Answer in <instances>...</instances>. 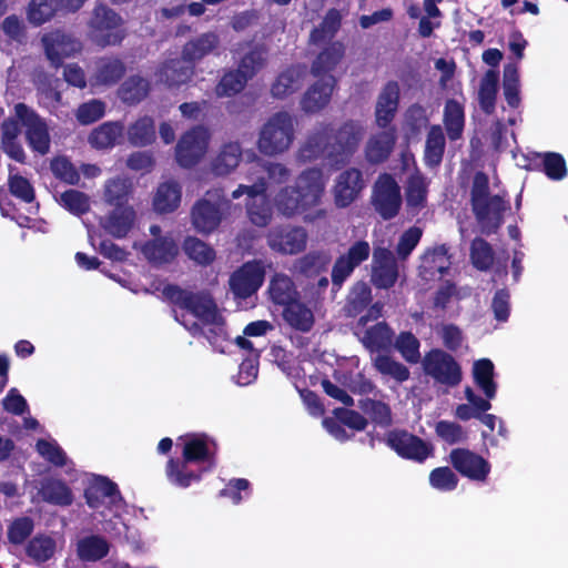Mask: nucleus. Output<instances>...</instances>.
Here are the masks:
<instances>
[{
    "instance_id": "c756f323",
    "label": "nucleus",
    "mask_w": 568,
    "mask_h": 568,
    "mask_svg": "<svg viewBox=\"0 0 568 568\" xmlns=\"http://www.w3.org/2000/svg\"><path fill=\"white\" fill-rule=\"evenodd\" d=\"M193 75V65L189 64L184 59H172L165 62L156 72L158 80L170 88L185 84Z\"/></svg>"
},
{
    "instance_id": "6e6d98bb",
    "label": "nucleus",
    "mask_w": 568,
    "mask_h": 568,
    "mask_svg": "<svg viewBox=\"0 0 568 568\" xmlns=\"http://www.w3.org/2000/svg\"><path fill=\"white\" fill-rule=\"evenodd\" d=\"M435 434L448 445L465 443L468 438V434L462 425L445 419L435 424Z\"/></svg>"
},
{
    "instance_id": "a19ab883",
    "label": "nucleus",
    "mask_w": 568,
    "mask_h": 568,
    "mask_svg": "<svg viewBox=\"0 0 568 568\" xmlns=\"http://www.w3.org/2000/svg\"><path fill=\"white\" fill-rule=\"evenodd\" d=\"M465 123L464 104L460 101L447 100L444 108V124L450 140L462 136Z\"/></svg>"
},
{
    "instance_id": "f03ea898",
    "label": "nucleus",
    "mask_w": 568,
    "mask_h": 568,
    "mask_svg": "<svg viewBox=\"0 0 568 568\" xmlns=\"http://www.w3.org/2000/svg\"><path fill=\"white\" fill-rule=\"evenodd\" d=\"M178 440V446H182V458H170L165 475L171 484L187 488L216 467L217 445L204 433L185 434Z\"/></svg>"
},
{
    "instance_id": "f257e3e1",
    "label": "nucleus",
    "mask_w": 568,
    "mask_h": 568,
    "mask_svg": "<svg viewBox=\"0 0 568 568\" xmlns=\"http://www.w3.org/2000/svg\"><path fill=\"white\" fill-rule=\"evenodd\" d=\"M364 126L356 121L339 125L320 124L307 135L297 151L301 162H311L325 156L335 163L347 161L364 136Z\"/></svg>"
},
{
    "instance_id": "c03bdc74",
    "label": "nucleus",
    "mask_w": 568,
    "mask_h": 568,
    "mask_svg": "<svg viewBox=\"0 0 568 568\" xmlns=\"http://www.w3.org/2000/svg\"><path fill=\"white\" fill-rule=\"evenodd\" d=\"M126 138L134 146H145L155 140L154 121L150 116H142L131 123L126 129Z\"/></svg>"
},
{
    "instance_id": "a878e982",
    "label": "nucleus",
    "mask_w": 568,
    "mask_h": 568,
    "mask_svg": "<svg viewBox=\"0 0 568 568\" xmlns=\"http://www.w3.org/2000/svg\"><path fill=\"white\" fill-rule=\"evenodd\" d=\"M364 182L362 172L357 169H348L342 172L335 181L334 197L335 203L339 207H346L356 200Z\"/></svg>"
},
{
    "instance_id": "a18cd8bd",
    "label": "nucleus",
    "mask_w": 568,
    "mask_h": 568,
    "mask_svg": "<svg viewBox=\"0 0 568 568\" xmlns=\"http://www.w3.org/2000/svg\"><path fill=\"white\" fill-rule=\"evenodd\" d=\"M445 150V136L439 125H433L427 134L425 144V162L429 166L440 163Z\"/></svg>"
},
{
    "instance_id": "052dcab7",
    "label": "nucleus",
    "mask_w": 568,
    "mask_h": 568,
    "mask_svg": "<svg viewBox=\"0 0 568 568\" xmlns=\"http://www.w3.org/2000/svg\"><path fill=\"white\" fill-rule=\"evenodd\" d=\"M183 250L191 260L199 264L205 265L215 258L214 250L196 237L185 239Z\"/></svg>"
},
{
    "instance_id": "a211bd4d",
    "label": "nucleus",
    "mask_w": 568,
    "mask_h": 568,
    "mask_svg": "<svg viewBox=\"0 0 568 568\" xmlns=\"http://www.w3.org/2000/svg\"><path fill=\"white\" fill-rule=\"evenodd\" d=\"M121 23L115 12L103 6L97 7L90 21L94 40L102 45L119 43L124 37Z\"/></svg>"
},
{
    "instance_id": "e433bc0d",
    "label": "nucleus",
    "mask_w": 568,
    "mask_h": 568,
    "mask_svg": "<svg viewBox=\"0 0 568 568\" xmlns=\"http://www.w3.org/2000/svg\"><path fill=\"white\" fill-rule=\"evenodd\" d=\"M396 141L393 128L369 138L366 144V158L369 162L378 163L388 158Z\"/></svg>"
},
{
    "instance_id": "c85d7f7f",
    "label": "nucleus",
    "mask_w": 568,
    "mask_h": 568,
    "mask_svg": "<svg viewBox=\"0 0 568 568\" xmlns=\"http://www.w3.org/2000/svg\"><path fill=\"white\" fill-rule=\"evenodd\" d=\"M38 494L44 503L59 507H69L74 500L69 485L64 480L54 477L42 479Z\"/></svg>"
},
{
    "instance_id": "ddd939ff",
    "label": "nucleus",
    "mask_w": 568,
    "mask_h": 568,
    "mask_svg": "<svg viewBox=\"0 0 568 568\" xmlns=\"http://www.w3.org/2000/svg\"><path fill=\"white\" fill-rule=\"evenodd\" d=\"M150 233L153 236L151 241L144 244H134L144 257L155 264H164L173 261L179 253L176 236L173 232L163 233L161 227L152 225Z\"/></svg>"
},
{
    "instance_id": "f704fd0d",
    "label": "nucleus",
    "mask_w": 568,
    "mask_h": 568,
    "mask_svg": "<svg viewBox=\"0 0 568 568\" xmlns=\"http://www.w3.org/2000/svg\"><path fill=\"white\" fill-rule=\"evenodd\" d=\"M135 220V212L131 206L115 209L102 220V227L112 236L124 237L131 230Z\"/></svg>"
},
{
    "instance_id": "bb28decb",
    "label": "nucleus",
    "mask_w": 568,
    "mask_h": 568,
    "mask_svg": "<svg viewBox=\"0 0 568 568\" xmlns=\"http://www.w3.org/2000/svg\"><path fill=\"white\" fill-rule=\"evenodd\" d=\"M448 247L444 244L428 248L420 257V275L425 280L442 277L450 267Z\"/></svg>"
},
{
    "instance_id": "f3484780",
    "label": "nucleus",
    "mask_w": 568,
    "mask_h": 568,
    "mask_svg": "<svg viewBox=\"0 0 568 568\" xmlns=\"http://www.w3.org/2000/svg\"><path fill=\"white\" fill-rule=\"evenodd\" d=\"M264 276L265 270L262 262H247L231 275L230 288L236 300L250 298L262 286Z\"/></svg>"
},
{
    "instance_id": "393cba45",
    "label": "nucleus",
    "mask_w": 568,
    "mask_h": 568,
    "mask_svg": "<svg viewBox=\"0 0 568 568\" xmlns=\"http://www.w3.org/2000/svg\"><path fill=\"white\" fill-rule=\"evenodd\" d=\"M400 89L395 81L387 82L379 91L375 104V120L379 128H386L395 118L399 104Z\"/></svg>"
},
{
    "instance_id": "4d7b16f0",
    "label": "nucleus",
    "mask_w": 568,
    "mask_h": 568,
    "mask_svg": "<svg viewBox=\"0 0 568 568\" xmlns=\"http://www.w3.org/2000/svg\"><path fill=\"white\" fill-rule=\"evenodd\" d=\"M419 347L420 343L418 338L410 332H402L395 341V348L399 352L402 357L410 364L419 362Z\"/></svg>"
},
{
    "instance_id": "2f4dec72",
    "label": "nucleus",
    "mask_w": 568,
    "mask_h": 568,
    "mask_svg": "<svg viewBox=\"0 0 568 568\" xmlns=\"http://www.w3.org/2000/svg\"><path fill=\"white\" fill-rule=\"evenodd\" d=\"M242 149L237 142L223 144L211 161V171L217 176H225L240 164Z\"/></svg>"
},
{
    "instance_id": "473e14b6",
    "label": "nucleus",
    "mask_w": 568,
    "mask_h": 568,
    "mask_svg": "<svg viewBox=\"0 0 568 568\" xmlns=\"http://www.w3.org/2000/svg\"><path fill=\"white\" fill-rule=\"evenodd\" d=\"M220 44V38L214 32L202 33L185 43L182 57L187 62H197L212 53Z\"/></svg>"
},
{
    "instance_id": "7ed1b4c3",
    "label": "nucleus",
    "mask_w": 568,
    "mask_h": 568,
    "mask_svg": "<svg viewBox=\"0 0 568 568\" xmlns=\"http://www.w3.org/2000/svg\"><path fill=\"white\" fill-rule=\"evenodd\" d=\"M326 182L321 169H306L297 175L294 186H285L276 193L274 205L286 216L303 213L321 202Z\"/></svg>"
},
{
    "instance_id": "9b49d317",
    "label": "nucleus",
    "mask_w": 568,
    "mask_h": 568,
    "mask_svg": "<svg viewBox=\"0 0 568 568\" xmlns=\"http://www.w3.org/2000/svg\"><path fill=\"white\" fill-rule=\"evenodd\" d=\"M163 296L173 304L189 311L190 315L203 320H216L221 317L216 304L207 294H192L175 285H166L162 291Z\"/></svg>"
},
{
    "instance_id": "37998d69",
    "label": "nucleus",
    "mask_w": 568,
    "mask_h": 568,
    "mask_svg": "<svg viewBox=\"0 0 568 568\" xmlns=\"http://www.w3.org/2000/svg\"><path fill=\"white\" fill-rule=\"evenodd\" d=\"M498 82L499 72L495 69L488 70L480 80L478 100L480 108L486 113H491L495 109Z\"/></svg>"
},
{
    "instance_id": "603ef678",
    "label": "nucleus",
    "mask_w": 568,
    "mask_h": 568,
    "mask_svg": "<svg viewBox=\"0 0 568 568\" xmlns=\"http://www.w3.org/2000/svg\"><path fill=\"white\" fill-rule=\"evenodd\" d=\"M374 367L383 375L393 377L396 382H406L409 376V369L404 364L393 359L388 355H377L374 358Z\"/></svg>"
},
{
    "instance_id": "4c0bfd02",
    "label": "nucleus",
    "mask_w": 568,
    "mask_h": 568,
    "mask_svg": "<svg viewBox=\"0 0 568 568\" xmlns=\"http://www.w3.org/2000/svg\"><path fill=\"white\" fill-rule=\"evenodd\" d=\"M494 371V363L489 358H480L476 361L473 366L474 382L488 399L495 398L497 393Z\"/></svg>"
},
{
    "instance_id": "39448f33",
    "label": "nucleus",
    "mask_w": 568,
    "mask_h": 568,
    "mask_svg": "<svg viewBox=\"0 0 568 568\" xmlns=\"http://www.w3.org/2000/svg\"><path fill=\"white\" fill-rule=\"evenodd\" d=\"M473 211L481 232L491 234L503 223L504 213L509 205L499 195L488 194V179L483 173H477L471 189Z\"/></svg>"
},
{
    "instance_id": "3c124183",
    "label": "nucleus",
    "mask_w": 568,
    "mask_h": 568,
    "mask_svg": "<svg viewBox=\"0 0 568 568\" xmlns=\"http://www.w3.org/2000/svg\"><path fill=\"white\" fill-rule=\"evenodd\" d=\"M358 407L367 415L371 419L382 426L387 427L392 424V410L388 404L372 398L361 399Z\"/></svg>"
},
{
    "instance_id": "4468645a",
    "label": "nucleus",
    "mask_w": 568,
    "mask_h": 568,
    "mask_svg": "<svg viewBox=\"0 0 568 568\" xmlns=\"http://www.w3.org/2000/svg\"><path fill=\"white\" fill-rule=\"evenodd\" d=\"M448 460L454 470L473 481L485 483L491 470L486 458L468 448H453Z\"/></svg>"
},
{
    "instance_id": "680f3d73",
    "label": "nucleus",
    "mask_w": 568,
    "mask_h": 568,
    "mask_svg": "<svg viewBox=\"0 0 568 568\" xmlns=\"http://www.w3.org/2000/svg\"><path fill=\"white\" fill-rule=\"evenodd\" d=\"M149 82L141 77L129 78L120 89V97L124 102L136 103L146 97Z\"/></svg>"
},
{
    "instance_id": "49530a36",
    "label": "nucleus",
    "mask_w": 568,
    "mask_h": 568,
    "mask_svg": "<svg viewBox=\"0 0 568 568\" xmlns=\"http://www.w3.org/2000/svg\"><path fill=\"white\" fill-rule=\"evenodd\" d=\"M344 55V47L339 42L332 43L318 54L312 65L314 75L326 74L332 71Z\"/></svg>"
},
{
    "instance_id": "0e129e2a",
    "label": "nucleus",
    "mask_w": 568,
    "mask_h": 568,
    "mask_svg": "<svg viewBox=\"0 0 568 568\" xmlns=\"http://www.w3.org/2000/svg\"><path fill=\"white\" fill-rule=\"evenodd\" d=\"M459 479L455 471L448 466L434 468L429 473V484L439 491H452L458 486Z\"/></svg>"
},
{
    "instance_id": "7c9ffc66",
    "label": "nucleus",
    "mask_w": 568,
    "mask_h": 568,
    "mask_svg": "<svg viewBox=\"0 0 568 568\" xmlns=\"http://www.w3.org/2000/svg\"><path fill=\"white\" fill-rule=\"evenodd\" d=\"M182 187L173 180H168L159 184L153 196V209L160 214L172 213L181 204Z\"/></svg>"
},
{
    "instance_id": "f8f14e48",
    "label": "nucleus",
    "mask_w": 568,
    "mask_h": 568,
    "mask_svg": "<svg viewBox=\"0 0 568 568\" xmlns=\"http://www.w3.org/2000/svg\"><path fill=\"white\" fill-rule=\"evenodd\" d=\"M14 115L26 129L29 146L41 155L50 151V134L47 123L23 103L14 106Z\"/></svg>"
},
{
    "instance_id": "423d86ee",
    "label": "nucleus",
    "mask_w": 568,
    "mask_h": 568,
    "mask_svg": "<svg viewBox=\"0 0 568 568\" xmlns=\"http://www.w3.org/2000/svg\"><path fill=\"white\" fill-rule=\"evenodd\" d=\"M271 300L283 306L284 320H314L322 314L317 304L306 305L297 297V292L291 277L283 273L275 274L268 284Z\"/></svg>"
},
{
    "instance_id": "aec40b11",
    "label": "nucleus",
    "mask_w": 568,
    "mask_h": 568,
    "mask_svg": "<svg viewBox=\"0 0 568 568\" xmlns=\"http://www.w3.org/2000/svg\"><path fill=\"white\" fill-rule=\"evenodd\" d=\"M398 278V264L395 255L385 247H375L372 258V283L378 288L394 286Z\"/></svg>"
},
{
    "instance_id": "5701e85b",
    "label": "nucleus",
    "mask_w": 568,
    "mask_h": 568,
    "mask_svg": "<svg viewBox=\"0 0 568 568\" xmlns=\"http://www.w3.org/2000/svg\"><path fill=\"white\" fill-rule=\"evenodd\" d=\"M193 337H204L212 347L225 353L232 344L225 324L226 322H180Z\"/></svg>"
},
{
    "instance_id": "09e8293b",
    "label": "nucleus",
    "mask_w": 568,
    "mask_h": 568,
    "mask_svg": "<svg viewBox=\"0 0 568 568\" xmlns=\"http://www.w3.org/2000/svg\"><path fill=\"white\" fill-rule=\"evenodd\" d=\"M58 9V0H31L27 8L28 21L41 26L49 21Z\"/></svg>"
},
{
    "instance_id": "cd10ccee",
    "label": "nucleus",
    "mask_w": 568,
    "mask_h": 568,
    "mask_svg": "<svg viewBox=\"0 0 568 568\" xmlns=\"http://www.w3.org/2000/svg\"><path fill=\"white\" fill-rule=\"evenodd\" d=\"M335 79L326 75L313 84L303 95L301 108L306 113H316L324 109L332 97Z\"/></svg>"
},
{
    "instance_id": "13d9d810",
    "label": "nucleus",
    "mask_w": 568,
    "mask_h": 568,
    "mask_svg": "<svg viewBox=\"0 0 568 568\" xmlns=\"http://www.w3.org/2000/svg\"><path fill=\"white\" fill-rule=\"evenodd\" d=\"M36 450L42 458L55 467H64L67 465V454L55 440L39 438L36 443Z\"/></svg>"
},
{
    "instance_id": "774afa93",
    "label": "nucleus",
    "mask_w": 568,
    "mask_h": 568,
    "mask_svg": "<svg viewBox=\"0 0 568 568\" xmlns=\"http://www.w3.org/2000/svg\"><path fill=\"white\" fill-rule=\"evenodd\" d=\"M248 80L239 71H231L223 75L215 92L219 97H232L241 92Z\"/></svg>"
},
{
    "instance_id": "1a4fd4ad",
    "label": "nucleus",
    "mask_w": 568,
    "mask_h": 568,
    "mask_svg": "<svg viewBox=\"0 0 568 568\" xmlns=\"http://www.w3.org/2000/svg\"><path fill=\"white\" fill-rule=\"evenodd\" d=\"M385 444L400 458L423 464L434 455L432 443L406 429H392L385 435Z\"/></svg>"
},
{
    "instance_id": "ea45409f",
    "label": "nucleus",
    "mask_w": 568,
    "mask_h": 568,
    "mask_svg": "<svg viewBox=\"0 0 568 568\" xmlns=\"http://www.w3.org/2000/svg\"><path fill=\"white\" fill-rule=\"evenodd\" d=\"M427 182L419 173L409 176L405 190L407 207L414 213H418L427 202Z\"/></svg>"
},
{
    "instance_id": "69168bd1",
    "label": "nucleus",
    "mask_w": 568,
    "mask_h": 568,
    "mask_svg": "<svg viewBox=\"0 0 568 568\" xmlns=\"http://www.w3.org/2000/svg\"><path fill=\"white\" fill-rule=\"evenodd\" d=\"M422 235L423 231L417 226H412L406 230L398 239L397 245L395 247V257L398 261L407 260V257L419 243Z\"/></svg>"
},
{
    "instance_id": "58836bf2",
    "label": "nucleus",
    "mask_w": 568,
    "mask_h": 568,
    "mask_svg": "<svg viewBox=\"0 0 568 568\" xmlns=\"http://www.w3.org/2000/svg\"><path fill=\"white\" fill-rule=\"evenodd\" d=\"M123 130V125L119 122H105L95 128L88 140L94 149H110L122 138Z\"/></svg>"
},
{
    "instance_id": "4be33fe9",
    "label": "nucleus",
    "mask_w": 568,
    "mask_h": 568,
    "mask_svg": "<svg viewBox=\"0 0 568 568\" xmlns=\"http://www.w3.org/2000/svg\"><path fill=\"white\" fill-rule=\"evenodd\" d=\"M368 322H357L354 334L371 353L387 351L393 344V329L387 322H376L375 325L366 327Z\"/></svg>"
},
{
    "instance_id": "8fccbe9b",
    "label": "nucleus",
    "mask_w": 568,
    "mask_h": 568,
    "mask_svg": "<svg viewBox=\"0 0 568 568\" xmlns=\"http://www.w3.org/2000/svg\"><path fill=\"white\" fill-rule=\"evenodd\" d=\"M58 203L74 215H82L89 212L91 206L90 196L78 190H68L59 195Z\"/></svg>"
},
{
    "instance_id": "338daca9",
    "label": "nucleus",
    "mask_w": 568,
    "mask_h": 568,
    "mask_svg": "<svg viewBox=\"0 0 568 568\" xmlns=\"http://www.w3.org/2000/svg\"><path fill=\"white\" fill-rule=\"evenodd\" d=\"M124 73V67L120 60L104 59L99 62L95 83L110 84L119 80Z\"/></svg>"
},
{
    "instance_id": "6e6552de",
    "label": "nucleus",
    "mask_w": 568,
    "mask_h": 568,
    "mask_svg": "<svg viewBox=\"0 0 568 568\" xmlns=\"http://www.w3.org/2000/svg\"><path fill=\"white\" fill-rule=\"evenodd\" d=\"M424 373L432 377L437 384L446 387H456L463 379V371L456 358L440 349L432 348L428 351L422 362Z\"/></svg>"
},
{
    "instance_id": "5fc2aeb1",
    "label": "nucleus",
    "mask_w": 568,
    "mask_h": 568,
    "mask_svg": "<svg viewBox=\"0 0 568 568\" xmlns=\"http://www.w3.org/2000/svg\"><path fill=\"white\" fill-rule=\"evenodd\" d=\"M55 552V541L50 536H36L27 546V555L38 562H45Z\"/></svg>"
},
{
    "instance_id": "e2e57ef3",
    "label": "nucleus",
    "mask_w": 568,
    "mask_h": 568,
    "mask_svg": "<svg viewBox=\"0 0 568 568\" xmlns=\"http://www.w3.org/2000/svg\"><path fill=\"white\" fill-rule=\"evenodd\" d=\"M266 62V51L263 48H254L240 61L237 70L247 79H252Z\"/></svg>"
},
{
    "instance_id": "72a5a7b5",
    "label": "nucleus",
    "mask_w": 568,
    "mask_h": 568,
    "mask_svg": "<svg viewBox=\"0 0 568 568\" xmlns=\"http://www.w3.org/2000/svg\"><path fill=\"white\" fill-rule=\"evenodd\" d=\"M121 498L118 485L105 476H98L89 487L84 489V498L89 507L98 508L104 498Z\"/></svg>"
},
{
    "instance_id": "864d4df0",
    "label": "nucleus",
    "mask_w": 568,
    "mask_h": 568,
    "mask_svg": "<svg viewBox=\"0 0 568 568\" xmlns=\"http://www.w3.org/2000/svg\"><path fill=\"white\" fill-rule=\"evenodd\" d=\"M132 183L129 179L113 178L104 184V201L111 205H120L131 193Z\"/></svg>"
},
{
    "instance_id": "dca6fc26",
    "label": "nucleus",
    "mask_w": 568,
    "mask_h": 568,
    "mask_svg": "<svg viewBox=\"0 0 568 568\" xmlns=\"http://www.w3.org/2000/svg\"><path fill=\"white\" fill-rule=\"evenodd\" d=\"M372 203L384 220L393 219L402 206L400 189L388 174L381 175L374 185Z\"/></svg>"
},
{
    "instance_id": "bf43d9fd",
    "label": "nucleus",
    "mask_w": 568,
    "mask_h": 568,
    "mask_svg": "<svg viewBox=\"0 0 568 568\" xmlns=\"http://www.w3.org/2000/svg\"><path fill=\"white\" fill-rule=\"evenodd\" d=\"M34 523L31 517H18L13 519L8 526V541L12 545H22L32 535Z\"/></svg>"
},
{
    "instance_id": "b1692460",
    "label": "nucleus",
    "mask_w": 568,
    "mask_h": 568,
    "mask_svg": "<svg viewBox=\"0 0 568 568\" xmlns=\"http://www.w3.org/2000/svg\"><path fill=\"white\" fill-rule=\"evenodd\" d=\"M47 58L55 67L60 65L63 59L72 57L81 51L79 40L61 31H54L42 38Z\"/></svg>"
},
{
    "instance_id": "6ab92c4d",
    "label": "nucleus",
    "mask_w": 568,
    "mask_h": 568,
    "mask_svg": "<svg viewBox=\"0 0 568 568\" xmlns=\"http://www.w3.org/2000/svg\"><path fill=\"white\" fill-rule=\"evenodd\" d=\"M307 233L300 226H281L273 229L267 243L273 251L281 254H297L306 247Z\"/></svg>"
},
{
    "instance_id": "0eeeda50",
    "label": "nucleus",
    "mask_w": 568,
    "mask_h": 568,
    "mask_svg": "<svg viewBox=\"0 0 568 568\" xmlns=\"http://www.w3.org/2000/svg\"><path fill=\"white\" fill-rule=\"evenodd\" d=\"M261 161H255L247 171V179L251 184H240L233 192L232 199H240L242 195L247 196L246 210L250 221L257 226L268 224L272 216V209L265 196L267 189L263 176L254 178L253 171L261 168Z\"/></svg>"
},
{
    "instance_id": "9d476101",
    "label": "nucleus",
    "mask_w": 568,
    "mask_h": 568,
    "mask_svg": "<svg viewBox=\"0 0 568 568\" xmlns=\"http://www.w3.org/2000/svg\"><path fill=\"white\" fill-rule=\"evenodd\" d=\"M210 199L197 201L191 212L192 224L200 233H211L221 223L223 214L233 205L229 199L222 197L219 191L207 192Z\"/></svg>"
},
{
    "instance_id": "c9c22d12",
    "label": "nucleus",
    "mask_w": 568,
    "mask_h": 568,
    "mask_svg": "<svg viewBox=\"0 0 568 568\" xmlns=\"http://www.w3.org/2000/svg\"><path fill=\"white\" fill-rule=\"evenodd\" d=\"M305 70L292 67L283 71L272 85V94L277 99H284L298 91L304 82Z\"/></svg>"
},
{
    "instance_id": "2eb2a0df",
    "label": "nucleus",
    "mask_w": 568,
    "mask_h": 568,
    "mask_svg": "<svg viewBox=\"0 0 568 568\" xmlns=\"http://www.w3.org/2000/svg\"><path fill=\"white\" fill-rule=\"evenodd\" d=\"M210 142V133L203 126H196L187 131L180 139L175 158L183 168L195 165L205 155Z\"/></svg>"
},
{
    "instance_id": "de8ad7c7",
    "label": "nucleus",
    "mask_w": 568,
    "mask_h": 568,
    "mask_svg": "<svg viewBox=\"0 0 568 568\" xmlns=\"http://www.w3.org/2000/svg\"><path fill=\"white\" fill-rule=\"evenodd\" d=\"M503 89L507 103L511 108H517L520 103L519 72L517 63H507L504 67Z\"/></svg>"
},
{
    "instance_id": "79ce46f5",
    "label": "nucleus",
    "mask_w": 568,
    "mask_h": 568,
    "mask_svg": "<svg viewBox=\"0 0 568 568\" xmlns=\"http://www.w3.org/2000/svg\"><path fill=\"white\" fill-rule=\"evenodd\" d=\"M109 550L108 541L98 535L80 539L77 547L78 556L83 561H98L106 557Z\"/></svg>"
},
{
    "instance_id": "20e7f679",
    "label": "nucleus",
    "mask_w": 568,
    "mask_h": 568,
    "mask_svg": "<svg viewBox=\"0 0 568 568\" xmlns=\"http://www.w3.org/2000/svg\"><path fill=\"white\" fill-rule=\"evenodd\" d=\"M296 128L297 120L292 113H274L260 130L256 142L258 151L268 156L287 152L295 140Z\"/></svg>"
},
{
    "instance_id": "412c9836",
    "label": "nucleus",
    "mask_w": 568,
    "mask_h": 568,
    "mask_svg": "<svg viewBox=\"0 0 568 568\" xmlns=\"http://www.w3.org/2000/svg\"><path fill=\"white\" fill-rule=\"evenodd\" d=\"M371 246L366 241H357L335 262L332 271V282L341 286L353 271L368 258Z\"/></svg>"
}]
</instances>
